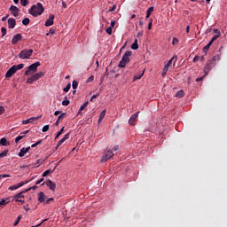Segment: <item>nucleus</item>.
<instances>
[{
	"mask_svg": "<svg viewBox=\"0 0 227 227\" xmlns=\"http://www.w3.org/2000/svg\"><path fill=\"white\" fill-rule=\"evenodd\" d=\"M219 36H220L219 35H214L209 43H214L219 38Z\"/></svg>",
	"mask_w": 227,
	"mask_h": 227,
	"instance_id": "nucleus-39",
	"label": "nucleus"
},
{
	"mask_svg": "<svg viewBox=\"0 0 227 227\" xmlns=\"http://www.w3.org/2000/svg\"><path fill=\"white\" fill-rule=\"evenodd\" d=\"M9 10H10L12 15H13V17H19V12H20V10L17 6L11 5Z\"/></svg>",
	"mask_w": 227,
	"mask_h": 227,
	"instance_id": "nucleus-9",
	"label": "nucleus"
},
{
	"mask_svg": "<svg viewBox=\"0 0 227 227\" xmlns=\"http://www.w3.org/2000/svg\"><path fill=\"white\" fill-rule=\"evenodd\" d=\"M97 97H98V94H94L90 99V102H93V100H95V98H97Z\"/></svg>",
	"mask_w": 227,
	"mask_h": 227,
	"instance_id": "nucleus-54",
	"label": "nucleus"
},
{
	"mask_svg": "<svg viewBox=\"0 0 227 227\" xmlns=\"http://www.w3.org/2000/svg\"><path fill=\"white\" fill-rule=\"evenodd\" d=\"M196 61H200V56H195L193 58V63H196Z\"/></svg>",
	"mask_w": 227,
	"mask_h": 227,
	"instance_id": "nucleus-55",
	"label": "nucleus"
},
{
	"mask_svg": "<svg viewBox=\"0 0 227 227\" xmlns=\"http://www.w3.org/2000/svg\"><path fill=\"white\" fill-rule=\"evenodd\" d=\"M20 219H22V217L20 215H19L17 220L14 222L13 226H17L19 224V223L20 222Z\"/></svg>",
	"mask_w": 227,
	"mask_h": 227,
	"instance_id": "nucleus-42",
	"label": "nucleus"
},
{
	"mask_svg": "<svg viewBox=\"0 0 227 227\" xmlns=\"http://www.w3.org/2000/svg\"><path fill=\"white\" fill-rule=\"evenodd\" d=\"M43 12H45V8H43V4H42V3H37L36 4L32 5L28 10V13L33 17L40 16Z\"/></svg>",
	"mask_w": 227,
	"mask_h": 227,
	"instance_id": "nucleus-1",
	"label": "nucleus"
},
{
	"mask_svg": "<svg viewBox=\"0 0 227 227\" xmlns=\"http://www.w3.org/2000/svg\"><path fill=\"white\" fill-rule=\"evenodd\" d=\"M0 145L2 146H10V142H8V140H6V138L3 137L0 139Z\"/></svg>",
	"mask_w": 227,
	"mask_h": 227,
	"instance_id": "nucleus-19",
	"label": "nucleus"
},
{
	"mask_svg": "<svg viewBox=\"0 0 227 227\" xmlns=\"http://www.w3.org/2000/svg\"><path fill=\"white\" fill-rule=\"evenodd\" d=\"M27 184V182H20L17 184L11 185L8 189L9 191H17V189H20V187H23V185H26Z\"/></svg>",
	"mask_w": 227,
	"mask_h": 227,
	"instance_id": "nucleus-8",
	"label": "nucleus"
},
{
	"mask_svg": "<svg viewBox=\"0 0 227 227\" xmlns=\"http://www.w3.org/2000/svg\"><path fill=\"white\" fill-rule=\"evenodd\" d=\"M4 114V107L0 106V115Z\"/></svg>",
	"mask_w": 227,
	"mask_h": 227,
	"instance_id": "nucleus-58",
	"label": "nucleus"
},
{
	"mask_svg": "<svg viewBox=\"0 0 227 227\" xmlns=\"http://www.w3.org/2000/svg\"><path fill=\"white\" fill-rule=\"evenodd\" d=\"M153 12V7H150L146 11V16L145 19H150V15H152V12Z\"/></svg>",
	"mask_w": 227,
	"mask_h": 227,
	"instance_id": "nucleus-27",
	"label": "nucleus"
},
{
	"mask_svg": "<svg viewBox=\"0 0 227 227\" xmlns=\"http://www.w3.org/2000/svg\"><path fill=\"white\" fill-rule=\"evenodd\" d=\"M116 10V4L113 5L111 9L108 10V12H114Z\"/></svg>",
	"mask_w": 227,
	"mask_h": 227,
	"instance_id": "nucleus-59",
	"label": "nucleus"
},
{
	"mask_svg": "<svg viewBox=\"0 0 227 227\" xmlns=\"http://www.w3.org/2000/svg\"><path fill=\"white\" fill-rule=\"evenodd\" d=\"M118 150H120V146H119V145H115V146L113 148V152H118Z\"/></svg>",
	"mask_w": 227,
	"mask_h": 227,
	"instance_id": "nucleus-57",
	"label": "nucleus"
},
{
	"mask_svg": "<svg viewBox=\"0 0 227 227\" xmlns=\"http://www.w3.org/2000/svg\"><path fill=\"white\" fill-rule=\"evenodd\" d=\"M51 173H52V171H51V170H45V171L43 173V176H48V175H51Z\"/></svg>",
	"mask_w": 227,
	"mask_h": 227,
	"instance_id": "nucleus-47",
	"label": "nucleus"
},
{
	"mask_svg": "<svg viewBox=\"0 0 227 227\" xmlns=\"http://www.w3.org/2000/svg\"><path fill=\"white\" fill-rule=\"evenodd\" d=\"M42 118V115L37 116V117H31L29 119L22 121L23 125H27V123H33L34 121H36L37 120H40Z\"/></svg>",
	"mask_w": 227,
	"mask_h": 227,
	"instance_id": "nucleus-10",
	"label": "nucleus"
},
{
	"mask_svg": "<svg viewBox=\"0 0 227 227\" xmlns=\"http://www.w3.org/2000/svg\"><path fill=\"white\" fill-rule=\"evenodd\" d=\"M24 68V64H19L12 66L5 74V79H11L15 74H17L18 70H22Z\"/></svg>",
	"mask_w": 227,
	"mask_h": 227,
	"instance_id": "nucleus-2",
	"label": "nucleus"
},
{
	"mask_svg": "<svg viewBox=\"0 0 227 227\" xmlns=\"http://www.w3.org/2000/svg\"><path fill=\"white\" fill-rule=\"evenodd\" d=\"M21 139H24V135H23V136H18V137L15 138V143H19V141H20Z\"/></svg>",
	"mask_w": 227,
	"mask_h": 227,
	"instance_id": "nucleus-44",
	"label": "nucleus"
},
{
	"mask_svg": "<svg viewBox=\"0 0 227 227\" xmlns=\"http://www.w3.org/2000/svg\"><path fill=\"white\" fill-rule=\"evenodd\" d=\"M42 182H43V178H41V179L37 180L35 182V185H38V184H42Z\"/></svg>",
	"mask_w": 227,
	"mask_h": 227,
	"instance_id": "nucleus-56",
	"label": "nucleus"
},
{
	"mask_svg": "<svg viewBox=\"0 0 227 227\" xmlns=\"http://www.w3.org/2000/svg\"><path fill=\"white\" fill-rule=\"evenodd\" d=\"M31 56H33V49L23 50L19 54V58H20V59H29Z\"/></svg>",
	"mask_w": 227,
	"mask_h": 227,
	"instance_id": "nucleus-5",
	"label": "nucleus"
},
{
	"mask_svg": "<svg viewBox=\"0 0 227 227\" xmlns=\"http://www.w3.org/2000/svg\"><path fill=\"white\" fill-rule=\"evenodd\" d=\"M173 59H175V61H176V59H178V57L174 56L173 58H171V59L168 61V63L165 65V67H170L171 65H172V63H173Z\"/></svg>",
	"mask_w": 227,
	"mask_h": 227,
	"instance_id": "nucleus-25",
	"label": "nucleus"
},
{
	"mask_svg": "<svg viewBox=\"0 0 227 227\" xmlns=\"http://www.w3.org/2000/svg\"><path fill=\"white\" fill-rule=\"evenodd\" d=\"M10 175H8V174H3V175H0V180L2 179V178H10Z\"/></svg>",
	"mask_w": 227,
	"mask_h": 227,
	"instance_id": "nucleus-48",
	"label": "nucleus"
},
{
	"mask_svg": "<svg viewBox=\"0 0 227 227\" xmlns=\"http://www.w3.org/2000/svg\"><path fill=\"white\" fill-rule=\"evenodd\" d=\"M138 117H139V112L134 114L130 117V119H129V125H136V121H137V118H138Z\"/></svg>",
	"mask_w": 227,
	"mask_h": 227,
	"instance_id": "nucleus-12",
	"label": "nucleus"
},
{
	"mask_svg": "<svg viewBox=\"0 0 227 227\" xmlns=\"http://www.w3.org/2000/svg\"><path fill=\"white\" fill-rule=\"evenodd\" d=\"M176 43H178V38L173 37V39H172V45H176Z\"/></svg>",
	"mask_w": 227,
	"mask_h": 227,
	"instance_id": "nucleus-46",
	"label": "nucleus"
},
{
	"mask_svg": "<svg viewBox=\"0 0 227 227\" xmlns=\"http://www.w3.org/2000/svg\"><path fill=\"white\" fill-rule=\"evenodd\" d=\"M35 81H36V80L35 79V76L32 74L29 78H27V84H33V82H35Z\"/></svg>",
	"mask_w": 227,
	"mask_h": 227,
	"instance_id": "nucleus-28",
	"label": "nucleus"
},
{
	"mask_svg": "<svg viewBox=\"0 0 227 227\" xmlns=\"http://www.w3.org/2000/svg\"><path fill=\"white\" fill-rule=\"evenodd\" d=\"M67 116V113H62L59 117V121H61V120H64V118Z\"/></svg>",
	"mask_w": 227,
	"mask_h": 227,
	"instance_id": "nucleus-40",
	"label": "nucleus"
},
{
	"mask_svg": "<svg viewBox=\"0 0 227 227\" xmlns=\"http://www.w3.org/2000/svg\"><path fill=\"white\" fill-rule=\"evenodd\" d=\"M72 86H73V90H77V86H79V82L74 80L73 81Z\"/></svg>",
	"mask_w": 227,
	"mask_h": 227,
	"instance_id": "nucleus-38",
	"label": "nucleus"
},
{
	"mask_svg": "<svg viewBox=\"0 0 227 227\" xmlns=\"http://www.w3.org/2000/svg\"><path fill=\"white\" fill-rule=\"evenodd\" d=\"M168 70H169V67L167 66H164L163 71L161 73L162 77H164L168 74Z\"/></svg>",
	"mask_w": 227,
	"mask_h": 227,
	"instance_id": "nucleus-30",
	"label": "nucleus"
},
{
	"mask_svg": "<svg viewBox=\"0 0 227 227\" xmlns=\"http://www.w3.org/2000/svg\"><path fill=\"white\" fill-rule=\"evenodd\" d=\"M143 75H145V70L142 73H138L137 74H136L133 77V82L139 81V79H141V77H143Z\"/></svg>",
	"mask_w": 227,
	"mask_h": 227,
	"instance_id": "nucleus-20",
	"label": "nucleus"
},
{
	"mask_svg": "<svg viewBox=\"0 0 227 227\" xmlns=\"http://www.w3.org/2000/svg\"><path fill=\"white\" fill-rule=\"evenodd\" d=\"M40 62H35L34 64H31L27 70L25 72V75H31V74H35L38 70V67H40Z\"/></svg>",
	"mask_w": 227,
	"mask_h": 227,
	"instance_id": "nucleus-4",
	"label": "nucleus"
},
{
	"mask_svg": "<svg viewBox=\"0 0 227 227\" xmlns=\"http://www.w3.org/2000/svg\"><path fill=\"white\" fill-rule=\"evenodd\" d=\"M49 130V125L43 126L42 132H47Z\"/></svg>",
	"mask_w": 227,
	"mask_h": 227,
	"instance_id": "nucleus-53",
	"label": "nucleus"
},
{
	"mask_svg": "<svg viewBox=\"0 0 227 227\" xmlns=\"http://www.w3.org/2000/svg\"><path fill=\"white\" fill-rule=\"evenodd\" d=\"M204 77H205V76H201V77H200V78H197V79H196V82H200V81H203Z\"/></svg>",
	"mask_w": 227,
	"mask_h": 227,
	"instance_id": "nucleus-63",
	"label": "nucleus"
},
{
	"mask_svg": "<svg viewBox=\"0 0 227 227\" xmlns=\"http://www.w3.org/2000/svg\"><path fill=\"white\" fill-rule=\"evenodd\" d=\"M106 32L107 33V35H113V28H111V27H108L106 29Z\"/></svg>",
	"mask_w": 227,
	"mask_h": 227,
	"instance_id": "nucleus-43",
	"label": "nucleus"
},
{
	"mask_svg": "<svg viewBox=\"0 0 227 227\" xmlns=\"http://www.w3.org/2000/svg\"><path fill=\"white\" fill-rule=\"evenodd\" d=\"M21 6H27L29 4V0H20Z\"/></svg>",
	"mask_w": 227,
	"mask_h": 227,
	"instance_id": "nucleus-36",
	"label": "nucleus"
},
{
	"mask_svg": "<svg viewBox=\"0 0 227 227\" xmlns=\"http://www.w3.org/2000/svg\"><path fill=\"white\" fill-rule=\"evenodd\" d=\"M49 33H50V35H54L56 33V30L53 28H51Z\"/></svg>",
	"mask_w": 227,
	"mask_h": 227,
	"instance_id": "nucleus-61",
	"label": "nucleus"
},
{
	"mask_svg": "<svg viewBox=\"0 0 227 227\" xmlns=\"http://www.w3.org/2000/svg\"><path fill=\"white\" fill-rule=\"evenodd\" d=\"M29 22H30L29 18H25L22 20L23 26H28Z\"/></svg>",
	"mask_w": 227,
	"mask_h": 227,
	"instance_id": "nucleus-33",
	"label": "nucleus"
},
{
	"mask_svg": "<svg viewBox=\"0 0 227 227\" xmlns=\"http://www.w3.org/2000/svg\"><path fill=\"white\" fill-rule=\"evenodd\" d=\"M67 139H70V133L66 134L64 137L58 142L56 149L58 150V148H59V146H61V145H63Z\"/></svg>",
	"mask_w": 227,
	"mask_h": 227,
	"instance_id": "nucleus-13",
	"label": "nucleus"
},
{
	"mask_svg": "<svg viewBox=\"0 0 227 227\" xmlns=\"http://www.w3.org/2000/svg\"><path fill=\"white\" fill-rule=\"evenodd\" d=\"M24 192H26V191L21 192L16 194V195L14 196L15 201H17V200H20V198H24V194H23Z\"/></svg>",
	"mask_w": 227,
	"mask_h": 227,
	"instance_id": "nucleus-26",
	"label": "nucleus"
},
{
	"mask_svg": "<svg viewBox=\"0 0 227 227\" xmlns=\"http://www.w3.org/2000/svg\"><path fill=\"white\" fill-rule=\"evenodd\" d=\"M1 32H2V36H6V28L4 27L1 28Z\"/></svg>",
	"mask_w": 227,
	"mask_h": 227,
	"instance_id": "nucleus-45",
	"label": "nucleus"
},
{
	"mask_svg": "<svg viewBox=\"0 0 227 227\" xmlns=\"http://www.w3.org/2000/svg\"><path fill=\"white\" fill-rule=\"evenodd\" d=\"M105 117H106V110H103L99 114L98 123H101L102 120H104Z\"/></svg>",
	"mask_w": 227,
	"mask_h": 227,
	"instance_id": "nucleus-24",
	"label": "nucleus"
},
{
	"mask_svg": "<svg viewBox=\"0 0 227 227\" xmlns=\"http://www.w3.org/2000/svg\"><path fill=\"white\" fill-rule=\"evenodd\" d=\"M95 79V76L91 75L87 79V82H93V80Z\"/></svg>",
	"mask_w": 227,
	"mask_h": 227,
	"instance_id": "nucleus-52",
	"label": "nucleus"
},
{
	"mask_svg": "<svg viewBox=\"0 0 227 227\" xmlns=\"http://www.w3.org/2000/svg\"><path fill=\"white\" fill-rule=\"evenodd\" d=\"M31 189H33V191H35V189H38V186L34 185V186L30 187L29 189L25 190V192H27L31 191Z\"/></svg>",
	"mask_w": 227,
	"mask_h": 227,
	"instance_id": "nucleus-51",
	"label": "nucleus"
},
{
	"mask_svg": "<svg viewBox=\"0 0 227 227\" xmlns=\"http://www.w3.org/2000/svg\"><path fill=\"white\" fill-rule=\"evenodd\" d=\"M211 46H212V43H208L203 48L204 52H208V50L210 49Z\"/></svg>",
	"mask_w": 227,
	"mask_h": 227,
	"instance_id": "nucleus-32",
	"label": "nucleus"
},
{
	"mask_svg": "<svg viewBox=\"0 0 227 227\" xmlns=\"http://www.w3.org/2000/svg\"><path fill=\"white\" fill-rule=\"evenodd\" d=\"M32 76H34V79L35 81H38V79H41V77H43V72L35 73L32 74Z\"/></svg>",
	"mask_w": 227,
	"mask_h": 227,
	"instance_id": "nucleus-22",
	"label": "nucleus"
},
{
	"mask_svg": "<svg viewBox=\"0 0 227 227\" xmlns=\"http://www.w3.org/2000/svg\"><path fill=\"white\" fill-rule=\"evenodd\" d=\"M8 155V150H4L3 153H0V159H3Z\"/></svg>",
	"mask_w": 227,
	"mask_h": 227,
	"instance_id": "nucleus-37",
	"label": "nucleus"
},
{
	"mask_svg": "<svg viewBox=\"0 0 227 227\" xmlns=\"http://www.w3.org/2000/svg\"><path fill=\"white\" fill-rule=\"evenodd\" d=\"M115 24H116V21L112 20V21H111L110 27L113 29V27H114V25H115Z\"/></svg>",
	"mask_w": 227,
	"mask_h": 227,
	"instance_id": "nucleus-60",
	"label": "nucleus"
},
{
	"mask_svg": "<svg viewBox=\"0 0 227 227\" xmlns=\"http://www.w3.org/2000/svg\"><path fill=\"white\" fill-rule=\"evenodd\" d=\"M70 104V100L66 99L62 101V106H68Z\"/></svg>",
	"mask_w": 227,
	"mask_h": 227,
	"instance_id": "nucleus-49",
	"label": "nucleus"
},
{
	"mask_svg": "<svg viewBox=\"0 0 227 227\" xmlns=\"http://www.w3.org/2000/svg\"><path fill=\"white\" fill-rule=\"evenodd\" d=\"M51 201H54V198L47 199L46 201H45V205H49L51 203Z\"/></svg>",
	"mask_w": 227,
	"mask_h": 227,
	"instance_id": "nucleus-50",
	"label": "nucleus"
},
{
	"mask_svg": "<svg viewBox=\"0 0 227 227\" xmlns=\"http://www.w3.org/2000/svg\"><path fill=\"white\" fill-rule=\"evenodd\" d=\"M7 200H9V199H3L2 200H0V207L2 206V205H8V203H10V201H7Z\"/></svg>",
	"mask_w": 227,
	"mask_h": 227,
	"instance_id": "nucleus-34",
	"label": "nucleus"
},
{
	"mask_svg": "<svg viewBox=\"0 0 227 227\" xmlns=\"http://www.w3.org/2000/svg\"><path fill=\"white\" fill-rule=\"evenodd\" d=\"M131 49L133 51H137V49H139V44H137V39H135L134 43L131 44Z\"/></svg>",
	"mask_w": 227,
	"mask_h": 227,
	"instance_id": "nucleus-23",
	"label": "nucleus"
},
{
	"mask_svg": "<svg viewBox=\"0 0 227 227\" xmlns=\"http://www.w3.org/2000/svg\"><path fill=\"white\" fill-rule=\"evenodd\" d=\"M88 104H90V102H85L83 105H82V106L80 107L79 111H78V114H82V111H84V109H86V107H88Z\"/></svg>",
	"mask_w": 227,
	"mask_h": 227,
	"instance_id": "nucleus-21",
	"label": "nucleus"
},
{
	"mask_svg": "<svg viewBox=\"0 0 227 227\" xmlns=\"http://www.w3.org/2000/svg\"><path fill=\"white\" fill-rule=\"evenodd\" d=\"M152 22H153V20L151 19L150 22H149V25H148V29H152Z\"/></svg>",
	"mask_w": 227,
	"mask_h": 227,
	"instance_id": "nucleus-64",
	"label": "nucleus"
},
{
	"mask_svg": "<svg viewBox=\"0 0 227 227\" xmlns=\"http://www.w3.org/2000/svg\"><path fill=\"white\" fill-rule=\"evenodd\" d=\"M184 90H179L176 92V97L177 98H182L184 97Z\"/></svg>",
	"mask_w": 227,
	"mask_h": 227,
	"instance_id": "nucleus-29",
	"label": "nucleus"
},
{
	"mask_svg": "<svg viewBox=\"0 0 227 227\" xmlns=\"http://www.w3.org/2000/svg\"><path fill=\"white\" fill-rule=\"evenodd\" d=\"M64 130H65V127H63V128L59 130V133L57 134V136L55 137V139H58V137H59V136H61V134H63Z\"/></svg>",
	"mask_w": 227,
	"mask_h": 227,
	"instance_id": "nucleus-41",
	"label": "nucleus"
},
{
	"mask_svg": "<svg viewBox=\"0 0 227 227\" xmlns=\"http://www.w3.org/2000/svg\"><path fill=\"white\" fill-rule=\"evenodd\" d=\"M70 88H72V85L70 83H68L64 89L63 91H65L66 93H68V91H70Z\"/></svg>",
	"mask_w": 227,
	"mask_h": 227,
	"instance_id": "nucleus-35",
	"label": "nucleus"
},
{
	"mask_svg": "<svg viewBox=\"0 0 227 227\" xmlns=\"http://www.w3.org/2000/svg\"><path fill=\"white\" fill-rule=\"evenodd\" d=\"M112 157H114V153H113V151L108 150L106 152L105 155L102 157L100 162H107L109 159Z\"/></svg>",
	"mask_w": 227,
	"mask_h": 227,
	"instance_id": "nucleus-7",
	"label": "nucleus"
},
{
	"mask_svg": "<svg viewBox=\"0 0 227 227\" xmlns=\"http://www.w3.org/2000/svg\"><path fill=\"white\" fill-rule=\"evenodd\" d=\"M54 24V14H51L45 22L46 27H49Z\"/></svg>",
	"mask_w": 227,
	"mask_h": 227,
	"instance_id": "nucleus-14",
	"label": "nucleus"
},
{
	"mask_svg": "<svg viewBox=\"0 0 227 227\" xmlns=\"http://www.w3.org/2000/svg\"><path fill=\"white\" fill-rule=\"evenodd\" d=\"M20 134L23 135L25 137L26 134H29V130H25V131L21 132Z\"/></svg>",
	"mask_w": 227,
	"mask_h": 227,
	"instance_id": "nucleus-62",
	"label": "nucleus"
},
{
	"mask_svg": "<svg viewBox=\"0 0 227 227\" xmlns=\"http://www.w3.org/2000/svg\"><path fill=\"white\" fill-rule=\"evenodd\" d=\"M46 185L51 191H56V183L52 182L51 180H48L46 182Z\"/></svg>",
	"mask_w": 227,
	"mask_h": 227,
	"instance_id": "nucleus-18",
	"label": "nucleus"
},
{
	"mask_svg": "<svg viewBox=\"0 0 227 227\" xmlns=\"http://www.w3.org/2000/svg\"><path fill=\"white\" fill-rule=\"evenodd\" d=\"M214 67H215V62H212L211 60H207L205 67H204V77L208 75V72H210V70H212V68H214Z\"/></svg>",
	"mask_w": 227,
	"mask_h": 227,
	"instance_id": "nucleus-6",
	"label": "nucleus"
},
{
	"mask_svg": "<svg viewBox=\"0 0 227 227\" xmlns=\"http://www.w3.org/2000/svg\"><path fill=\"white\" fill-rule=\"evenodd\" d=\"M209 61H211L212 63H216V61H219V55L212 57V59H209Z\"/></svg>",
	"mask_w": 227,
	"mask_h": 227,
	"instance_id": "nucleus-31",
	"label": "nucleus"
},
{
	"mask_svg": "<svg viewBox=\"0 0 227 227\" xmlns=\"http://www.w3.org/2000/svg\"><path fill=\"white\" fill-rule=\"evenodd\" d=\"M29 150H31V147H23L20 149V153H19V157H24L27 152H29Z\"/></svg>",
	"mask_w": 227,
	"mask_h": 227,
	"instance_id": "nucleus-17",
	"label": "nucleus"
},
{
	"mask_svg": "<svg viewBox=\"0 0 227 227\" xmlns=\"http://www.w3.org/2000/svg\"><path fill=\"white\" fill-rule=\"evenodd\" d=\"M130 56H132V51H127L122 56L121 60L119 63V68H125L127 63L130 61V59H129Z\"/></svg>",
	"mask_w": 227,
	"mask_h": 227,
	"instance_id": "nucleus-3",
	"label": "nucleus"
},
{
	"mask_svg": "<svg viewBox=\"0 0 227 227\" xmlns=\"http://www.w3.org/2000/svg\"><path fill=\"white\" fill-rule=\"evenodd\" d=\"M20 40H22V35L20 34H16L12 40V45H17V43H19V42H20Z\"/></svg>",
	"mask_w": 227,
	"mask_h": 227,
	"instance_id": "nucleus-11",
	"label": "nucleus"
},
{
	"mask_svg": "<svg viewBox=\"0 0 227 227\" xmlns=\"http://www.w3.org/2000/svg\"><path fill=\"white\" fill-rule=\"evenodd\" d=\"M37 196L39 203H45L47 196L45 195V193H43V192H40Z\"/></svg>",
	"mask_w": 227,
	"mask_h": 227,
	"instance_id": "nucleus-16",
	"label": "nucleus"
},
{
	"mask_svg": "<svg viewBox=\"0 0 227 227\" xmlns=\"http://www.w3.org/2000/svg\"><path fill=\"white\" fill-rule=\"evenodd\" d=\"M7 22L9 29H13L17 26V21L13 18H9Z\"/></svg>",
	"mask_w": 227,
	"mask_h": 227,
	"instance_id": "nucleus-15",
	"label": "nucleus"
}]
</instances>
